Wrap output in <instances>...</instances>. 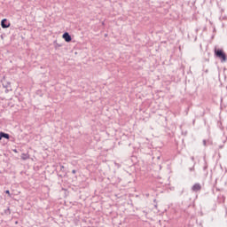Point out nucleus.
I'll use <instances>...</instances> for the list:
<instances>
[{"label":"nucleus","instance_id":"obj_2","mask_svg":"<svg viewBox=\"0 0 227 227\" xmlns=\"http://www.w3.org/2000/svg\"><path fill=\"white\" fill-rule=\"evenodd\" d=\"M62 37L65 39V42L69 43V42H72V35L68 32H65L62 35Z\"/></svg>","mask_w":227,"mask_h":227},{"label":"nucleus","instance_id":"obj_14","mask_svg":"<svg viewBox=\"0 0 227 227\" xmlns=\"http://www.w3.org/2000/svg\"><path fill=\"white\" fill-rule=\"evenodd\" d=\"M204 146H207V140H203Z\"/></svg>","mask_w":227,"mask_h":227},{"label":"nucleus","instance_id":"obj_4","mask_svg":"<svg viewBox=\"0 0 227 227\" xmlns=\"http://www.w3.org/2000/svg\"><path fill=\"white\" fill-rule=\"evenodd\" d=\"M192 191H193V192H199V191H201V184L200 183L195 184L192 187Z\"/></svg>","mask_w":227,"mask_h":227},{"label":"nucleus","instance_id":"obj_3","mask_svg":"<svg viewBox=\"0 0 227 227\" xmlns=\"http://www.w3.org/2000/svg\"><path fill=\"white\" fill-rule=\"evenodd\" d=\"M1 26H2L3 29H8V27H10V22H8V20L4 19L1 21Z\"/></svg>","mask_w":227,"mask_h":227},{"label":"nucleus","instance_id":"obj_17","mask_svg":"<svg viewBox=\"0 0 227 227\" xmlns=\"http://www.w3.org/2000/svg\"><path fill=\"white\" fill-rule=\"evenodd\" d=\"M227 141V137H225V139L223 140V143H226Z\"/></svg>","mask_w":227,"mask_h":227},{"label":"nucleus","instance_id":"obj_9","mask_svg":"<svg viewBox=\"0 0 227 227\" xmlns=\"http://www.w3.org/2000/svg\"><path fill=\"white\" fill-rule=\"evenodd\" d=\"M59 47H61V44L56 43H55V49H59Z\"/></svg>","mask_w":227,"mask_h":227},{"label":"nucleus","instance_id":"obj_11","mask_svg":"<svg viewBox=\"0 0 227 227\" xmlns=\"http://www.w3.org/2000/svg\"><path fill=\"white\" fill-rule=\"evenodd\" d=\"M65 169V166L60 165V171H63Z\"/></svg>","mask_w":227,"mask_h":227},{"label":"nucleus","instance_id":"obj_12","mask_svg":"<svg viewBox=\"0 0 227 227\" xmlns=\"http://www.w3.org/2000/svg\"><path fill=\"white\" fill-rule=\"evenodd\" d=\"M3 139V131H0V141Z\"/></svg>","mask_w":227,"mask_h":227},{"label":"nucleus","instance_id":"obj_1","mask_svg":"<svg viewBox=\"0 0 227 227\" xmlns=\"http://www.w3.org/2000/svg\"><path fill=\"white\" fill-rule=\"evenodd\" d=\"M215 56L216 58H219V59H221L222 63L227 61V56L226 53H224V51L221 50V49H215Z\"/></svg>","mask_w":227,"mask_h":227},{"label":"nucleus","instance_id":"obj_5","mask_svg":"<svg viewBox=\"0 0 227 227\" xmlns=\"http://www.w3.org/2000/svg\"><path fill=\"white\" fill-rule=\"evenodd\" d=\"M11 85H12V82H10L5 81L3 82V88L8 89L10 88Z\"/></svg>","mask_w":227,"mask_h":227},{"label":"nucleus","instance_id":"obj_8","mask_svg":"<svg viewBox=\"0 0 227 227\" xmlns=\"http://www.w3.org/2000/svg\"><path fill=\"white\" fill-rule=\"evenodd\" d=\"M21 159L23 160H26L29 159V156H27V154H26V153H23L22 156H21Z\"/></svg>","mask_w":227,"mask_h":227},{"label":"nucleus","instance_id":"obj_10","mask_svg":"<svg viewBox=\"0 0 227 227\" xmlns=\"http://www.w3.org/2000/svg\"><path fill=\"white\" fill-rule=\"evenodd\" d=\"M9 91H12V89H10V88L5 89V93H8Z\"/></svg>","mask_w":227,"mask_h":227},{"label":"nucleus","instance_id":"obj_13","mask_svg":"<svg viewBox=\"0 0 227 227\" xmlns=\"http://www.w3.org/2000/svg\"><path fill=\"white\" fill-rule=\"evenodd\" d=\"M5 194H8L10 196V190H6Z\"/></svg>","mask_w":227,"mask_h":227},{"label":"nucleus","instance_id":"obj_18","mask_svg":"<svg viewBox=\"0 0 227 227\" xmlns=\"http://www.w3.org/2000/svg\"><path fill=\"white\" fill-rule=\"evenodd\" d=\"M204 169H207V166L204 167Z\"/></svg>","mask_w":227,"mask_h":227},{"label":"nucleus","instance_id":"obj_15","mask_svg":"<svg viewBox=\"0 0 227 227\" xmlns=\"http://www.w3.org/2000/svg\"><path fill=\"white\" fill-rule=\"evenodd\" d=\"M72 173H73V175H75V173H77V170L74 169V170H72Z\"/></svg>","mask_w":227,"mask_h":227},{"label":"nucleus","instance_id":"obj_16","mask_svg":"<svg viewBox=\"0 0 227 227\" xmlns=\"http://www.w3.org/2000/svg\"><path fill=\"white\" fill-rule=\"evenodd\" d=\"M219 148L223 149V148H224V145H219Z\"/></svg>","mask_w":227,"mask_h":227},{"label":"nucleus","instance_id":"obj_6","mask_svg":"<svg viewBox=\"0 0 227 227\" xmlns=\"http://www.w3.org/2000/svg\"><path fill=\"white\" fill-rule=\"evenodd\" d=\"M10 139V134L2 131V139Z\"/></svg>","mask_w":227,"mask_h":227},{"label":"nucleus","instance_id":"obj_7","mask_svg":"<svg viewBox=\"0 0 227 227\" xmlns=\"http://www.w3.org/2000/svg\"><path fill=\"white\" fill-rule=\"evenodd\" d=\"M4 212L5 215H10L12 214V210L10 209V207H7L6 209H4Z\"/></svg>","mask_w":227,"mask_h":227}]
</instances>
